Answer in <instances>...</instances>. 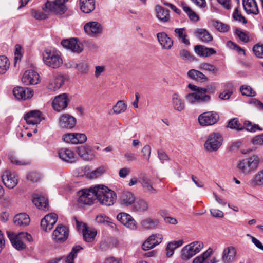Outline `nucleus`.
<instances>
[{
  "label": "nucleus",
  "instance_id": "obj_1",
  "mask_svg": "<svg viewBox=\"0 0 263 263\" xmlns=\"http://www.w3.org/2000/svg\"><path fill=\"white\" fill-rule=\"evenodd\" d=\"M96 199L102 205L109 206L112 205L117 199L116 193L103 185H95Z\"/></svg>",
  "mask_w": 263,
  "mask_h": 263
},
{
  "label": "nucleus",
  "instance_id": "obj_2",
  "mask_svg": "<svg viewBox=\"0 0 263 263\" xmlns=\"http://www.w3.org/2000/svg\"><path fill=\"white\" fill-rule=\"evenodd\" d=\"M43 59L47 66L54 69L59 68L63 63L59 52L49 49L43 52Z\"/></svg>",
  "mask_w": 263,
  "mask_h": 263
},
{
  "label": "nucleus",
  "instance_id": "obj_3",
  "mask_svg": "<svg viewBox=\"0 0 263 263\" xmlns=\"http://www.w3.org/2000/svg\"><path fill=\"white\" fill-rule=\"evenodd\" d=\"M259 161L258 156L253 155L248 158L239 161L237 167L241 173L248 174L257 168Z\"/></svg>",
  "mask_w": 263,
  "mask_h": 263
},
{
  "label": "nucleus",
  "instance_id": "obj_4",
  "mask_svg": "<svg viewBox=\"0 0 263 263\" xmlns=\"http://www.w3.org/2000/svg\"><path fill=\"white\" fill-rule=\"evenodd\" d=\"M200 90L198 92H193L186 94L184 98L187 102L192 105H196L210 101L211 97L206 94L208 89H200Z\"/></svg>",
  "mask_w": 263,
  "mask_h": 263
},
{
  "label": "nucleus",
  "instance_id": "obj_5",
  "mask_svg": "<svg viewBox=\"0 0 263 263\" xmlns=\"http://www.w3.org/2000/svg\"><path fill=\"white\" fill-rule=\"evenodd\" d=\"M203 247L201 241H196L184 246L181 251V257L183 260H187L199 253Z\"/></svg>",
  "mask_w": 263,
  "mask_h": 263
},
{
  "label": "nucleus",
  "instance_id": "obj_6",
  "mask_svg": "<svg viewBox=\"0 0 263 263\" xmlns=\"http://www.w3.org/2000/svg\"><path fill=\"white\" fill-rule=\"evenodd\" d=\"M95 185L89 189H83L78 192V202L84 205H91L96 199Z\"/></svg>",
  "mask_w": 263,
  "mask_h": 263
},
{
  "label": "nucleus",
  "instance_id": "obj_7",
  "mask_svg": "<svg viewBox=\"0 0 263 263\" xmlns=\"http://www.w3.org/2000/svg\"><path fill=\"white\" fill-rule=\"evenodd\" d=\"M68 0H55L53 2L47 1L43 9L45 11H50L56 14L62 15L67 10L65 3Z\"/></svg>",
  "mask_w": 263,
  "mask_h": 263
},
{
  "label": "nucleus",
  "instance_id": "obj_8",
  "mask_svg": "<svg viewBox=\"0 0 263 263\" xmlns=\"http://www.w3.org/2000/svg\"><path fill=\"white\" fill-rule=\"evenodd\" d=\"M223 138L219 133L213 132L208 137L204 144L205 148L209 152L216 151L222 145Z\"/></svg>",
  "mask_w": 263,
  "mask_h": 263
},
{
  "label": "nucleus",
  "instance_id": "obj_9",
  "mask_svg": "<svg viewBox=\"0 0 263 263\" xmlns=\"http://www.w3.org/2000/svg\"><path fill=\"white\" fill-rule=\"evenodd\" d=\"M219 119V115L215 111H207L200 114L198 118L201 126H211L216 124Z\"/></svg>",
  "mask_w": 263,
  "mask_h": 263
},
{
  "label": "nucleus",
  "instance_id": "obj_10",
  "mask_svg": "<svg viewBox=\"0 0 263 263\" xmlns=\"http://www.w3.org/2000/svg\"><path fill=\"white\" fill-rule=\"evenodd\" d=\"M84 30L88 35L96 37L102 33V26L97 22L92 21L86 23L84 26Z\"/></svg>",
  "mask_w": 263,
  "mask_h": 263
},
{
  "label": "nucleus",
  "instance_id": "obj_11",
  "mask_svg": "<svg viewBox=\"0 0 263 263\" xmlns=\"http://www.w3.org/2000/svg\"><path fill=\"white\" fill-rule=\"evenodd\" d=\"M69 100L66 93H62L55 96L52 102V107L57 111L66 109L68 106Z\"/></svg>",
  "mask_w": 263,
  "mask_h": 263
},
{
  "label": "nucleus",
  "instance_id": "obj_12",
  "mask_svg": "<svg viewBox=\"0 0 263 263\" xmlns=\"http://www.w3.org/2000/svg\"><path fill=\"white\" fill-rule=\"evenodd\" d=\"M69 230L63 225H58L52 233V238L57 242H63L68 237Z\"/></svg>",
  "mask_w": 263,
  "mask_h": 263
},
{
  "label": "nucleus",
  "instance_id": "obj_13",
  "mask_svg": "<svg viewBox=\"0 0 263 263\" xmlns=\"http://www.w3.org/2000/svg\"><path fill=\"white\" fill-rule=\"evenodd\" d=\"M2 180L5 185L9 189H13L18 183L17 174L6 170L2 175Z\"/></svg>",
  "mask_w": 263,
  "mask_h": 263
},
{
  "label": "nucleus",
  "instance_id": "obj_14",
  "mask_svg": "<svg viewBox=\"0 0 263 263\" xmlns=\"http://www.w3.org/2000/svg\"><path fill=\"white\" fill-rule=\"evenodd\" d=\"M57 219L58 216L55 213H51L46 215L41 220V227L42 229L45 232L50 231L55 224Z\"/></svg>",
  "mask_w": 263,
  "mask_h": 263
},
{
  "label": "nucleus",
  "instance_id": "obj_15",
  "mask_svg": "<svg viewBox=\"0 0 263 263\" xmlns=\"http://www.w3.org/2000/svg\"><path fill=\"white\" fill-rule=\"evenodd\" d=\"M163 239V236L160 234H152L143 243L142 248L143 250H148L160 244Z\"/></svg>",
  "mask_w": 263,
  "mask_h": 263
},
{
  "label": "nucleus",
  "instance_id": "obj_16",
  "mask_svg": "<svg viewBox=\"0 0 263 263\" xmlns=\"http://www.w3.org/2000/svg\"><path fill=\"white\" fill-rule=\"evenodd\" d=\"M13 93L18 100H25L31 98L33 95V91L30 88L16 87L13 89Z\"/></svg>",
  "mask_w": 263,
  "mask_h": 263
},
{
  "label": "nucleus",
  "instance_id": "obj_17",
  "mask_svg": "<svg viewBox=\"0 0 263 263\" xmlns=\"http://www.w3.org/2000/svg\"><path fill=\"white\" fill-rule=\"evenodd\" d=\"M39 74L34 70L30 69L26 70L22 78V82L25 85H35L39 83Z\"/></svg>",
  "mask_w": 263,
  "mask_h": 263
},
{
  "label": "nucleus",
  "instance_id": "obj_18",
  "mask_svg": "<svg viewBox=\"0 0 263 263\" xmlns=\"http://www.w3.org/2000/svg\"><path fill=\"white\" fill-rule=\"evenodd\" d=\"M117 219L127 228L132 230L137 228V223L135 219L129 214L126 213H120L117 216Z\"/></svg>",
  "mask_w": 263,
  "mask_h": 263
},
{
  "label": "nucleus",
  "instance_id": "obj_19",
  "mask_svg": "<svg viewBox=\"0 0 263 263\" xmlns=\"http://www.w3.org/2000/svg\"><path fill=\"white\" fill-rule=\"evenodd\" d=\"M24 118L27 124L32 125L39 124L43 119L42 112L37 110L28 112Z\"/></svg>",
  "mask_w": 263,
  "mask_h": 263
},
{
  "label": "nucleus",
  "instance_id": "obj_20",
  "mask_svg": "<svg viewBox=\"0 0 263 263\" xmlns=\"http://www.w3.org/2000/svg\"><path fill=\"white\" fill-rule=\"evenodd\" d=\"M60 126L62 128L72 129L76 124V119L67 114L62 115L59 119Z\"/></svg>",
  "mask_w": 263,
  "mask_h": 263
},
{
  "label": "nucleus",
  "instance_id": "obj_21",
  "mask_svg": "<svg viewBox=\"0 0 263 263\" xmlns=\"http://www.w3.org/2000/svg\"><path fill=\"white\" fill-rule=\"evenodd\" d=\"M237 252L234 247L230 246L225 248L221 254L223 263H232L234 261Z\"/></svg>",
  "mask_w": 263,
  "mask_h": 263
},
{
  "label": "nucleus",
  "instance_id": "obj_22",
  "mask_svg": "<svg viewBox=\"0 0 263 263\" xmlns=\"http://www.w3.org/2000/svg\"><path fill=\"white\" fill-rule=\"evenodd\" d=\"M135 199L134 194L127 191H123L119 197L120 203L124 207H128L134 205Z\"/></svg>",
  "mask_w": 263,
  "mask_h": 263
},
{
  "label": "nucleus",
  "instance_id": "obj_23",
  "mask_svg": "<svg viewBox=\"0 0 263 263\" xmlns=\"http://www.w3.org/2000/svg\"><path fill=\"white\" fill-rule=\"evenodd\" d=\"M61 45L64 48L77 53H80L83 51V48L78 45L76 39L64 40L61 41Z\"/></svg>",
  "mask_w": 263,
  "mask_h": 263
},
{
  "label": "nucleus",
  "instance_id": "obj_24",
  "mask_svg": "<svg viewBox=\"0 0 263 263\" xmlns=\"http://www.w3.org/2000/svg\"><path fill=\"white\" fill-rule=\"evenodd\" d=\"M59 157L64 161L72 163L76 161V155L71 150L63 148L58 152Z\"/></svg>",
  "mask_w": 263,
  "mask_h": 263
},
{
  "label": "nucleus",
  "instance_id": "obj_25",
  "mask_svg": "<svg viewBox=\"0 0 263 263\" xmlns=\"http://www.w3.org/2000/svg\"><path fill=\"white\" fill-rule=\"evenodd\" d=\"M155 11L157 18L163 23L170 21V11L167 9L160 6L157 5L155 7Z\"/></svg>",
  "mask_w": 263,
  "mask_h": 263
},
{
  "label": "nucleus",
  "instance_id": "obj_26",
  "mask_svg": "<svg viewBox=\"0 0 263 263\" xmlns=\"http://www.w3.org/2000/svg\"><path fill=\"white\" fill-rule=\"evenodd\" d=\"M243 7L248 14H253L257 15L259 13V10L255 0H242Z\"/></svg>",
  "mask_w": 263,
  "mask_h": 263
},
{
  "label": "nucleus",
  "instance_id": "obj_27",
  "mask_svg": "<svg viewBox=\"0 0 263 263\" xmlns=\"http://www.w3.org/2000/svg\"><path fill=\"white\" fill-rule=\"evenodd\" d=\"M157 38L162 47L166 49H170L173 46V41L165 32H159L157 34Z\"/></svg>",
  "mask_w": 263,
  "mask_h": 263
},
{
  "label": "nucleus",
  "instance_id": "obj_28",
  "mask_svg": "<svg viewBox=\"0 0 263 263\" xmlns=\"http://www.w3.org/2000/svg\"><path fill=\"white\" fill-rule=\"evenodd\" d=\"M172 103L175 110L180 112L184 110L185 103L178 93H174L172 95Z\"/></svg>",
  "mask_w": 263,
  "mask_h": 263
},
{
  "label": "nucleus",
  "instance_id": "obj_29",
  "mask_svg": "<svg viewBox=\"0 0 263 263\" xmlns=\"http://www.w3.org/2000/svg\"><path fill=\"white\" fill-rule=\"evenodd\" d=\"M7 235L12 246L17 250H22L26 247L24 242L16 238V234L11 231H7Z\"/></svg>",
  "mask_w": 263,
  "mask_h": 263
},
{
  "label": "nucleus",
  "instance_id": "obj_30",
  "mask_svg": "<svg viewBox=\"0 0 263 263\" xmlns=\"http://www.w3.org/2000/svg\"><path fill=\"white\" fill-rule=\"evenodd\" d=\"M195 52L200 57H208L216 54V51L211 48H207L203 45H196L194 47Z\"/></svg>",
  "mask_w": 263,
  "mask_h": 263
},
{
  "label": "nucleus",
  "instance_id": "obj_31",
  "mask_svg": "<svg viewBox=\"0 0 263 263\" xmlns=\"http://www.w3.org/2000/svg\"><path fill=\"white\" fill-rule=\"evenodd\" d=\"M32 202L39 209L45 211L48 209V204L47 199L41 195H35Z\"/></svg>",
  "mask_w": 263,
  "mask_h": 263
},
{
  "label": "nucleus",
  "instance_id": "obj_32",
  "mask_svg": "<svg viewBox=\"0 0 263 263\" xmlns=\"http://www.w3.org/2000/svg\"><path fill=\"white\" fill-rule=\"evenodd\" d=\"M81 10L85 13L92 12L95 8V0H79Z\"/></svg>",
  "mask_w": 263,
  "mask_h": 263
},
{
  "label": "nucleus",
  "instance_id": "obj_33",
  "mask_svg": "<svg viewBox=\"0 0 263 263\" xmlns=\"http://www.w3.org/2000/svg\"><path fill=\"white\" fill-rule=\"evenodd\" d=\"M13 221L16 226L24 227L29 224L30 219L26 213H20L14 216Z\"/></svg>",
  "mask_w": 263,
  "mask_h": 263
},
{
  "label": "nucleus",
  "instance_id": "obj_34",
  "mask_svg": "<svg viewBox=\"0 0 263 263\" xmlns=\"http://www.w3.org/2000/svg\"><path fill=\"white\" fill-rule=\"evenodd\" d=\"M196 36L202 42L208 43L213 40V37L205 29H198L196 31Z\"/></svg>",
  "mask_w": 263,
  "mask_h": 263
},
{
  "label": "nucleus",
  "instance_id": "obj_35",
  "mask_svg": "<svg viewBox=\"0 0 263 263\" xmlns=\"http://www.w3.org/2000/svg\"><path fill=\"white\" fill-rule=\"evenodd\" d=\"M142 186L144 191L149 194H154L157 193V190L153 186L152 181L147 178H142L141 182Z\"/></svg>",
  "mask_w": 263,
  "mask_h": 263
},
{
  "label": "nucleus",
  "instance_id": "obj_36",
  "mask_svg": "<svg viewBox=\"0 0 263 263\" xmlns=\"http://www.w3.org/2000/svg\"><path fill=\"white\" fill-rule=\"evenodd\" d=\"M187 76L193 80L201 82H205L208 80V78L205 75L201 72L195 69L190 70L187 72Z\"/></svg>",
  "mask_w": 263,
  "mask_h": 263
},
{
  "label": "nucleus",
  "instance_id": "obj_37",
  "mask_svg": "<svg viewBox=\"0 0 263 263\" xmlns=\"http://www.w3.org/2000/svg\"><path fill=\"white\" fill-rule=\"evenodd\" d=\"M133 206L135 211L145 212L148 209V203L143 199H138L135 200Z\"/></svg>",
  "mask_w": 263,
  "mask_h": 263
},
{
  "label": "nucleus",
  "instance_id": "obj_38",
  "mask_svg": "<svg viewBox=\"0 0 263 263\" xmlns=\"http://www.w3.org/2000/svg\"><path fill=\"white\" fill-rule=\"evenodd\" d=\"M213 250L209 248L202 254L195 257L193 260V263H207L208 259L211 256Z\"/></svg>",
  "mask_w": 263,
  "mask_h": 263
},
{
  "label": "nucleus",
  "instance_id": "obj_39",
  "mask_svg": "<svg viewBox=\"0 0 263 263\" xmlns=\"http://www.w3.org/2000/svg\"><path fill=\"white\" fill-rule=\"evenodd\" d=\"M159 222L157 220L151 218H146L141 222L142 227L145 229H153L158 225Z\"/></svg>",
  "mask_w": 263,
  "mask_h": 263
},
{
  "label": "nucleus",
  "instance_id": "obj_40",
  "mask_svg": "<svg viewBox=\"0 0 263 263\" xmlns=\"http://www.w3.org/2000/svg\"><path fill=\"white\" fill-rule=\"evenodd\" d=\"M64 81L62 77H58L54 81H50L47 85L48 89L55 91L59 89L64 84Z\"/></svg>",
  "mask_w": 263,
  "mask_h": 263
},
{
  "label": "nucleus",
  "instance_id": "obj_41",
  "mask_svg": "<svg viewBox=\"0 0 263 263\" xmlns=\"http://www.w3.org/2000/svg\"><path fill=\"white\" fill-rule=\"evenodd\" d=\"M181 7L183 11L187 14L188 17L192 21L197 22L199 20V16L185 3H182Z\"/></svg>",
  "mask_w": 263,
  "mask_h": 263
},
{
  "label": "nucleus",
  "instance_id": "obj_42",
  "mask_svg": "<svg viewBox=\"0 0 263 263\" xmlns=\"http://www.w3.org/2000/svg\"><path fill=\"white\" fill-rule=\"evenodd\" d=\"M184 31V28H176L175 29L174 31L176 36H177L182 43L188 45L190 44V41L189 40L187 39V35Z\"/></svg>",
  "mask_w": 263,
  "mask_h": 263
},
{
  "label": "nucleus",
  "instance_id": "obj_43",
  "mask_svg": "<svg viewBox=\"0 0 263 263\" xmlns=\"http://www.w3.org/2000/svg\"><path fill=\"white\" fill-rule=\"evenodd\" d=\"M97 235V231L95 230H89L85 228L83 231V238L85 241L91 242L95 239Z\"/></svg>",
  "mask_w": 263,
  "mask_h": 263
},
{
  "label": "nucleus",
  "instance_id": "obj_44",
  "mask_svg": "<svg viewBox=\"0 0 263 263\" xmlns=\"http://www.w3.org/2000/svg\"><path fill=\"white\" fill-rule=\"evenodd\" d=\"M227 127L236 130H242L244 129L243 126L240 123L239 120L235 118L229 121Z\"/></svg>",
  "mask_w": 263,
  "mask_h": 263
},
{
  "label": "nucleus",
  "instance_id": "obj_45",
  "mask_svg": "<svg viewBox=\"0 0 263 263\" xmlns=\"http://www.w3.org/2000/svg\"><path fill=\"white\" fill-rule=\"evenodd\" d=\"M76 69L81 74H87L89 71L90 64L86 61L80 62L77 63Z\"/></svg>",
  "mask_w": 263,
  "mask_h": 263
},
{
  "label": "nucleus",
  "instance_id": "obj_46",
  "mask_svg": "<svg viewBox=\"0 0 263 263\" xmlns=\"http://www.w3.org/2000/svg\"><path fill=\"white\" fill-rule=\"evenodd\" d=\"M252 186H261L263 185V170L258 172L251 180Z\"/></svg>",
  "mask_w": 263,
  "mask_h": 263
},
{
  "label": "nucleus",
  "instance_id": "obj_47",
  "mask_svg": "<svg viewBox=\"0 0 263 263\" xmlns=\"http://www.w3.org/2000/svg\"><path fill=\"white\" fill-rule=\"evenodd\" d=\"M127 109V105L123 100L118 101L113 106L114 112L119 114L125 112Z\"/></svg>",
  "mask_w": 263,
  "mask_h": 263
},
{
  "label": "nucleus",
  "instance_id": "obj_48",
  "mask_svg": "<svg viewBox=\"0 0 263 263\" xmlns=\"http://www.w3.org/2000/svg\"><path fill=\"white\" fill-rule=\"evenodd\" d=\"M9 65L8 58L4 55H0V74L5 73L9 68Z\"/></svg>",
  "mask_w": 263,
  "mask_h": 263
},
{
  "label": "nucleus",
  "instance_id": "obj_49",
  "mask_svg": "<svg viewBox=\"0 0 263 263\" xmlns=\"http://www.w3.org/2000/svg\"><path fill=\"white\" fill-rule=\"evenodd\" d=\"M82 249L80 246L73 247L69 253L66 257L65 259L66 263H74L73 260L77 257V253Z\"/></svg>",
  "mask_w": 263,
  "mask_h": 263
},
{
  "label": "nucleus",
  "instance_id": "obj_50",
  "mask_svg": "<svg viewBox=\"0 0 263 263\" xmlns=\"http://www.w3.org/2000/svg\"><path fill=\"white\" fill-rule=\"evenodd\" d=\"M243 127H245L247 131L250 132H255L257 130L262 131L263 129L259 126L257 124H253L249 121H245L243 123Z\"/></svg>",
  "mask_w": 263,
  "mask_h": 263
},
{
  "label": "nucleus",
  "instance_id": "obj_51",
  "mask_svg": "<svg viewBox=\"0 0 263 263\" xmlns=\"http://www.w3.org/2000/svg\"><path fill=\"white\" fill-rule=\"evenodd\" d=\"M212 22L213 26L219 32H226L229 29V26L222 22L216 20H213Z\"/></svg>",
  "mask_w": 263,
  "mask_h": 263
},
{
  "label": "nucleus",
  "instance_id": "obj_52",
  "mask_svg": "<svg viewBox=\"0 0 263 263\" xmlns=\"http://www.w3.org/2000/svg\"><path fill=\"white\" fill-rule=\"evenodd\" d=\"M240 90L243 96L253 97L256 95L255 91L249 86L242 85Z\"/></svg>",
  "mask_w": 263,
  "mask_h": 263
},
{
  "label": "nucleus",
  "instance_id": "obj_53",
  "mask_svg": "<svg viewBox=\"0 0 263 263\" xmlns=\"http://www.w3.org/2000/svg\"><path fill=\"white\" fill-rule=\"evenodd\" d=\"M105 171L104 167L101 166L94 171H92L90 173L87 175V177L90 179H94L98 177L103 174Z\"/></svg>",
  "mask_w": 263,
  "mask_h": 263
},
{
  "label": "nucleus",
  "instance_id": "obj_54",
  "mask_svg": "<svg viewBox=\"0 0 263 263\" xmlns=\"http://www.w3.org/2000/svg\"><path fill=\"white\" fill-rule=\"evenodd\" d=\"M41 175L37 172H32L29 173L27 175V179L32 182H37L40 180Z\"/></svg>",
  "mask_w": 263,
  "mask_h": 263
},
{
  "label": "nucleus",
  "instance_id": "obj_55",
  "mask_svg": "<svg viewBox=\"0 0 263 263\" xmlns=\"http://www.w3.org/2000/svg\"><path fill=\"white\" fill-rule=\"evenodd\" d=\"M74 144H83L87 141V137L84 134L74 133Z\"/></svg>",
  "mask_w": 263,
  "mask_h": 263
},
{
  "label": "nucleus",
  "instance_id": "obj_56",
  "mask_svg": "<svg viewBox=\"0 0 263 263\" xmlns=\"http://www.w3.org/2000/svg\"><path fill=\"white\" fill-rule=\"evenodd\" d=\"M254 54L259 58H263V44H256L253 47Z\"/></svg>",
  "mask_w": 263,
  "mask_h": 263
},
{
  "label": "nucleus",
  "instance_id": "obj_57",
  "mask_svg": "<svg viewBox=\"0 0 263 263\" xmlns=\"http://www.w3.org/2000/svg\"><path fill=\"white\" fill-rule=\"evenodd\" d=\"M233 17L235 21H238L243 24L247 23V20L240 13L238 8H236L233 14Z\"/></svg>",
  "mask_w": 263,
  "mask_h": 263
},
{
  "label": "nucleus",
  "instance_id": "obj_58",
  "mask_svg": "<svg viewBox=\"0 0 263 263\" xmlns=\"http://www.w3.org/2000/svg\"><path fill=\"white\" fill-rule=\"evenodd\" d=\"M228 45L232 49L236 50L239 54L245 55V50L234 42L229 41L228 42Z\"/></svg>",
  "mask_w": 263,
  "mask_h": 263
},
{
  "label": "nucleus",
  "instance_id": "obj_59",
  "mask_svg": "<svg viewBox=\"0 0 263 263\" xmlns=\"http://www.w3.org/2000/svg\"><path fill=\"white\" fill-rule=\"evenodd\" d=\"M141 153H142L143 158L146 160L147 162H149L151 153V146L148 145H145L142 149Z\"/></svg>",
  "mask_w": 263,
  "mask_h": 263
},
{
  "label": "nucleus",
  "instance_id": "obj_60",
  "mask_svg": "<svg viewBox=\"0 0 263 263\" xmlns=\"http://www.w3.org/2000/svg\"><path fill=\"white\" fill-rule=\"evenodd\" d=\"M62 140L66 143L74 144V133L64 134L62 136Z\"/></svg>",
  "mask_w": 263,
  "mask_h": 263
},
{
  "label": "nucleus",
  "instance_id": "obj_61",
  "mask_svg": "<svg viewBox=\"0 0 263 263\" xmlns=\"http://www.w3.org/2000/svg\"><path fill=\"white\" fill-rule=\"evenodd\" d=\"M78 155L84 160H88L87 149L85 146L79 147L77 149Z\"/></svg>",
  "mask_w": 263,
  "mask_h": 263
},
{
  "label": "nucleus",
  "instance_id": "obj_62",
  "mask_svg": "<svg viewBox=\"0 0 263 263\" xmlns=\"http://www.w3.org/2000/svg\"><path fill=\"white\" fill-rule=\"evenodd\" d=\"M16 238L18 239L23 240L24 243L26 241H31L32 239L31 236L26 232H20L18 234H16Z\"/></svg>",
  "mask_w": 263,
  "mask_h": 263
},
{
  "label": "nucleus",
  "instance_id": "obj_63",
  "mask_svg": "<svg viewBox=\"0 0 263 263\" xmlns=\"http://www.w3.org/2000/svg\"><path fill=\"white\" fill-rule=\"evenodd\" d=\"M111 219L103 214L98 215L96 218V221L99 223H108L110 222Z\"/></svg>",
  "mask_w": 263,
  "mask_h": 263
},
{
  "label": "nucleus",
  "instance_id": "obj_64",
  "mask_svg": "<svg viewBox=\"0 0 263 263\" xmlns=\"http://www.w3.org/2000/svg\"><path fill=\"white\" fill-rule=\"evenodd\" d=\"M235 33L241 41L245 43H247L249 42V36L247 32L241 31L238 29H236Z\"/></svg>",
  "mask_w": 263,
  "mask_h": 263
}]
</instances>
